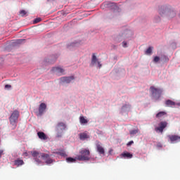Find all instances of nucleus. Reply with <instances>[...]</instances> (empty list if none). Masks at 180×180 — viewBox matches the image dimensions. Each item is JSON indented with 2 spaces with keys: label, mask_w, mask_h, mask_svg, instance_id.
I'll return each mask as SVG.
<instances>
[{
  "label": "nucleus",
  "mask_w": 180,
  "mask_h": 180,
  "mask_svg": "<svg viewBox=\"0 0 180 180\" xmlns=\"http://www.w3.org/2000/svg\"><path fill=\"white\" fill-rule=\"evenodd\" d=\"M79 138L81 141H84L89 138V136L86 132H82L79 134Z\"/></svg>",
  "instance_id": "obj_14"
},
{
  "label": "nucleus",
  "mask_w": 180,
  "mask_h": 180,
  "mask_svg": "<svg viewBox=\"0 0 180 180\" xmlns=\"http://www.w3.org/2000/svg\"><path fill=\"white\" fill-rule=\"evenodd\" d=\"M23 41H24V39H18V43H22V42H23Z\"/></svg>",
  "instance_id": "obj_33"
},
{
  "label": "nucleus",
  "mask_w": 180,
  "mask_h": 180,
  "mask_svg": "<svg viewBox=\"0 0 180 180\" xmlns=\"http://www.w3.org/2000/svg\"><path fill=\"white\" fill-rule=\"evenodd\" d=\"M166 105L169 108H172L173 106L176 105V103L171 100H167L165 103Z\"/></svg>",
  "instance_id": "obj_17"
},
{
  "label": "nucleus",
  "mask_w": 180,
  "mask_h": 180,
  "mask_svg": "<svg viewBox=\"0 0 180 180\" xmlns=\"http://www.w3.org/2000/svg\"><path fill=\"white\" fill-rule=\"evenodd\" d=\"M51 1V0H48V1Z\"/></svg>",
  "instance_id": "obj_37"
},
{
  "label": "nucleus",
  "mask_w": 180,
  "mask_h": 180,
  "mask_svg": "<svg viewBox=\"0 0 180 180\" xmlns=\"http://www.w3.org/2000/svg\"><path fill=\"white\" fill-rule=\"evenodd\" d=\"M79 122H80V124H86L88 123V121L84 118V116H81L79 117Z\"/></svg>",
  "instance_id": "obj_20"
},
{
  "label": "nucleus",
  "mask_w": 180,
  "mask_h": 180,
  "mask_svg": "<svg viewBox=\"0 0 180 180\" xmlns=\"http://www.w3.org/2000/svg\"><path fill=\"white\" fill-rule=\"evenodd\" d=\"M79 154L76 158V159L79 161H89L91 160L89 157L91 155V152L89 149H82L79 151Z\"/></svg>",
  "instance_id": "obj_3"
},
{
  "label": "nucleus",
  "mask_w": 180,
  "mask_h": 180,
  "mask_svg": "<svg viewBox=\"0 0 180 180\" xmlns=\"http://www.w3.org/2000/svg\"><path fill=\"white\" fill-rule=\"evenodd\" d=\"M112 151V150H110L109 151V153L111 154Z\"/></svg>",
  "instance_id": "obj_36"
},
{
  "label": "nucleus",
  "mask_w": 180,
  "mask_h": 180,
  "mask_svg": "<svg viewBox=\"0 0 180 180\" xmlns=\"http://www.w3.org/2000/svg\"><path fill=\"white\" fill-rule=\"evenodd\" d=\"M73 79H75L74 76H70V77H63L60 78V82L62 83H70Z\"/></svg>",
  "instance_id": "obj_11"
},
{
  "label": "nucleus",
  "mask_w": 180,
  "mask_h": 180,
  "mask_svg": "<svg viewBox=\"0 0 180 180\" xmlns=\"http://www.w3.org/2000/svg\"><path fill=\"white\" fill-rule=\"evenodd\" d=\"M121 155L123 158L131 159L133 158V155L128 152H123Z\"/></svg>",
  "instance_id": "obj_16"
},
{
  "label": "nucleus",
  "mask_w": 180,
  "mask_h": 180,
  "mask_svg": "<svg viewBox=\"0 0 180 180\" xmlns=\"http://www.w3.org/2000/svg\"><path fill=\"white\" fill-rule=\"evenodd\" d=\"M96 150H97L98 153L101 155H105V149L103 147L102 143L99 141H96Z\"/></svg>",
  "instance_id": "obj_9"
},
{
  "label": "nucleus",
  "mask_w": 180,
  "mask_h": 180,
  "mask_svg": "<svg viewBox=\"0 0 180 180\" xmlns=\"http://www.w3.org/2000/svg\"><path fill=\"white\" fill-rule=\"evenodd\" d=\"M58 154L62 157H65L67 156L66 153L65 151H60V152H58Z\"/></svg>",
  "instance_id": "obj_25"
},
{
  "label": "nucleus",
  "mask_w": 180,
  "mask_h": 180,
  "mask_svg": "<svg viewBox=\"0 0 180 180\" xmlns=\"http://www.w3.org/2000/svg\"><path fill=\"white\" fill-rule=\"evenodd\" d=\"M4 88H6V89H11V88H12V86L10 84H6V86H4Z\"/></svg>",
  "instance_id": "obj_29"
},
{
  "label": "nucleus",
  "mask_w": 180,
  "mask_h": 180,
  "mask_svg": "<svg viewBox=\"0 0 180 180\" xmlns=\"http://www.w3.org/2000/svg\"><path fill=\"white\" fill-rule=\"evenodd\" d=\"M46 103H41L39 107V112L37 113V116H42L44 112L46 111Z\"/></svg>",
  "instance_id": "obj_10"
},
{
  "label": "nucleus",
  "mask_w": 180,
  "mask_h": 180,
  "mask_svg": "<svg viewBox=\"0 0 180 180\" xmlns=\"http://www.w3.org/2000/svg\"><path fill=\"white\" fill-rule=\"evenodd\" d=\"M14 165L17 167L22 166L25 164V162L23 160L18 158L13 162Z\"/></svg>",
  "instance_id": "obj_13"
},
{
  "label": "nucleus",
  "mask_w": 180,
  "mask_h": 180,
  "mask_svg": "<svg viewBox=\"0 0 180 180\" xmlns=\"http://www.w3.org/2000/svg\"><path fill=\"white\" fill-rule=\"evenodd\" d=\"M66 129V124L63 122H58L57 125L55 127V131L58 138L63 136V131Z\"/></svg>",
  "instance_id": "obj_5"
},
{
  "label": "nucleus",
  "mask_w": 180,
  "mask_h": 180,
  "mask_svg": "<svg viewBox=\"0 0 180 180\" xmlns=\"http://www.w3.org/2000/svg\"><path fill=\"white\" fill-rule=\"evenodd\" d=\"M166 115H167V112L165 111H160L158 113H157L156 117L160 119L161 117H163V116H166Z\"/></svg>",
  "instance_id": "obj_19"
},
{
  "label": "nucleus",
  "mask_w": 180,
  "mask_h": 180,
  "mask_svg": "<svg viewBox=\"0 0 180 180\" xmlns=\"http://www.w3.org/2000/svg\"><path fill=\"white\" fill-rule=\"evenodd\" d=\"M132 144H134V141H130L127 145V146H131Z\"/></svg>",
  "instance_id": "obj_31"
},
{
  "label": "nucleus",
  "mask_w": 180,
  "mask_h": 180,
  "mask_svg": "<svg viewBox=\"0 0 180 180\" xmlns=\"http://www.w3.org/2000/svg\"><path fill=\"white\" fill-rule=\"evenodd\" d=\"M122 47H124V48H127V42H125V41H123L122 43Z\"/></svg>",
  "instance_id": "obj_30"
},
{
  "label": "nucleus",
  "mask_w": 180,
  "mask_h": 180,
  "mask_svg": "<svg viewBox=\"0 0 180 180\" xmlns=\"http://www.w3.org/2000/svg\"><path fill=\"white\" fill-rule=\"evenodd\" d=\"M52 71L56 74H61V75H63L65 72L64 69L60 67L53 68Z\"/></svg>",
  "instance_id": "obj_12"
},
{
  "label": "nucleus",
  "mask_w": 180,
  "mask_h": 180,
  "mask_svg": "<svg viewBox=\"0 0 180 180\" xmlns=\"http://www.w3.org/2000/svg\"><path fill=\"white\" fill-rule=\"evenodd\" d=\"M158 147H159V148H162V146L161 144H158Z\"/></svg>",
  "instance_id": "obj_35"
},
{
  "label": "nucleus",
  "mask_w": 180,
  "mask_h": 180,
  "mask_svg": "<svg viewBox=\"0 0 180 180\" xmlns=\"http://www.w3.org/2000/svg\"><path fill=\"white\" fill-rule=\"evenodd\" d=\"M37 136L41 140L46 141L47 140L48 137L46 136V134L43 131H39L37 133Z\"/></svg>",
  "instance_id": "obj_15"
},
{
  "label": "nucleus",
  "mask_w": 180,
  "mask_h": 180,
  "mask_svg": "<svg viewBox=\"0 0 180 180\" xmlns=\"http://www.w3.org/2000/svg\"><path fill=\"white\" fill-rule=\"evenodd\" d=\"M20 112L17 110H14L9 117L10 124L12 125V129H15L18 121Z\"/></svg>",
  "instance_id": "obj_4"
},
{
  "label": "nucleus",
  "mask_w": 180,
  "mask_h": 180,
  "mask_svg": "<svg viewBox=\"0 0 180 180\" xmlns=\"http://www.w3.org/2000/svg\"><path fill=\"white\" fill-rule=\"evenodd\" d=\"M153 62L155 63L160 62V56H155V58H153Z\"/></svg>",
  "instance_id": "obj_26"
},
{
  "label": "nucleus",
  "mask_w": 180,
  "mask_h": 180,
  "mask_svg": "<svg viewBox=\"0 0 180 180\" xmlns=\"http://www.w3.org/2000/svg\"><path fill=\"white\" fill-rule=\"evenodd\" d=\"M139 133V129H132L129 131V134L131 136H135Z\"/></svg>",
  "instance_id": "obj_21"
},
{
  "label": "nucleus",
  "mask_w": 180,
  "mask_h": 180,
  "mask_svg": "<svg viewBox=\"0 0 180 180\" xmlns=\"http://www.w3.org/2000/svg\"><path fill=\"white\" fill-rule=\"evenodd\" d=\"M98 58L96 56L95 53L92 54V58H91V65H94L95 64H96V63H98Z\"/></svg>",
  "instance_id": "obj_18"
},
{
  "label": "nucleus",
  "mask_w": 180,
  "mask_h": 180,
  "mask_svg": "<svg viewBox=\"0 0 180 180\" xmlns=\"http://www.w3.org/2000/svg\"><path fill=\"white\" fill-rule=\"evenodd\" d=\"M23 155H25L26 157L28 156V153L27 152L24 153Z\"/></svg>",
  "instance_id": "obj_34"
},
{
  "label": "nucleus",
  "mask_w": 180,
  "mask_h": 180,
  "mask_svg": "<svg viewBox=\"0 0 180 180\" xmlns=\"http://www.w3.org/2000/svg\"><path fill=\"white\" fill-rule=\"evenodd\" d=\"M97 63H98V68H102V65H101V62L98 61Z\"/></svg>",
  "instance_id": "obj_32"
},
{
  "label": "nucleus",
  "mask_w": 180,
  "mask_h": 180,
  "mask_svg": "<svg viewBox=\"0 0 180 180\" xmlns=\"http://www.w3.org/2000/svg\"><path fill=\"white\" fill-rule=\"evenodd\" d=\"M150 90L153 97H161L162 93V90L161 89H158L155 87L154 86H151L150 87Z\"/></svg>",
  "instance_id": "obj_6"
},
{
  "label": "nucleus",
  "mask_w": 180,
  "mask_h": 180,
  "mask_svg": "<svg viewBox=\"0 0 180 180\" xmlns=\"http://www.w3.org/2000/svg\"><path fill=\"white\" fill-rule=\"evenodd\" d=\"M27 11L25 10H21L20 11V16H25V15H27Z\"/></svg>",
  "instance_id": "obj_24"
},
{
  "label": "nucleus",
  "mask_w": 180,
  "mask_h": 180,
  "mask_svg": "<svg viewBox=\"0 0 180 180\" xmlns=\"http://www.w3.org/2000/svg\"><path fill=\"white\" fill-rule=\"evenodd\" d=\"M153 46H149V48L146 51V54L147 55H151L153 53Z\"/></svg>",
  "instance_id": "obj_22"
},
{
  "label": "nucleus",
  "mask_w": 180,
  "mask_h": 180,
  "mask_svg": "<svg viewBox=\"0 0 180 180\" xmlns=\"http://www.w3.org/2000/svg\"><path fill=\"white\" fill-rule=\"evenodd\" d=\"M167 122L166 121H161L160 123H159V127H156L155 129V131H159L160 133L162 134L163 133V131L164 129L167 127Z\"/></svg>",
  "instance_id": "obj_7"
},
{
  "label": "nucleus",
  "mask_w": 180,
  "mask_h": 180,
  "mask_svg": "<svg viewBox=\"0 0 180 180\" xmlns=\"http://www.w3.org/2000/svg\"><path fill=\"white\" fill-rule=\"evenodd\" d=\"M171 143H177L180 142V136L179 135H168Z\"/></svg>",
  "instance_id": "obj_8"
},
{
  "label": "nucleus",
  "mask_w": 180,
  "mask_h": 180,
  "mask_svg": "<svg viewBox=\"0 0 180 180\" xmlns=\"http://www.w3.org/2000/svg\"><path fill=\"white\" fill-rule=\"evenodd\" d=\"M158 13L160 16H167L169 18H173L176 16V12L172 10L169 6H160L158 9Z\"/></svg>",
  "instance_id": "obj_2"
},
{
  "label": "nucleus",
  "mask_w": 180,
  "mask_h": 180,
  "mask_svg": "<svg viewBox=\"0 0 180 180\" xmlns=\"http://www.w3.org/2000/svg\"><path fill=\"white\" fill-rule=\"evenodd\" d=\"M4 155V150H0V159L2 158V155Z\"/></svg>",
  "instance_id": "obj_28"
},
{
  "label": "nucleus",
  "mask_w": 180,
  "mask_h": 180,
  "mask_svg": "<svg viewBox=\"0 0 180 180\" xmlns=\"http://www.w3.org/2000/svg\"><path fill=\"white\" fill-rule=\"evenodd\" d=\"M159 20H160V18H159Z\"/></svg>",
  "instance_id": "obj_38"
},
{
  "label": "nucleus",
  "mask_w": 180,
  "mask_h": 180,
  "mask_svg": "<svg viewBox=\"0 0 180 180\" xmlns=\"http://www.w3.org/2000/svg\"><path fill=\"white\" fill-rule=\"evenodd\" d=\"M32 155L34 160H35V162L37 163V165H39L42 162L41 160L39 159L40 157L44 160H45V163H46L47 165L51 164L53 162V159L50 158L49 155L46 153H39L38 151L34 150L32 152Z\"/></svg>",
  "instance_id": "obj_1"
},
{
  "label": "nucleus",
  "mask_w": 180,
  "mask_h": 180,
  "mask_svg": "<svg viewBox=\"0 0 180 180\" xmlns=\"http://www.w3.org/2000/svg\"><path fill=\"white\" fill-rule=\"evenodd\" d=\"M66 161H67V162H76V158H67Z\"/></svg>",
  "instance_id": "obj_23"
},
{
  "label": "nucleus",
  "mask_w": 180,
  "mask_h": 180,
  "mask_svg": "<svg viewBox=\"0 0 180 180\" xmlns=\"http://www.w3.org/2000/svg\"><path fill=\"white\" fill-rule=\"evenodd\" d=\"M41 21V18H37L36 20H34V24H37Z\"/></svg>",
  "instance_id": "obj_27"
}]
</instances>
